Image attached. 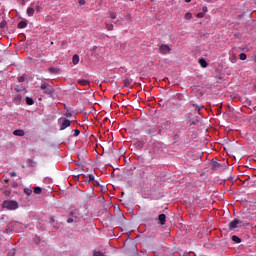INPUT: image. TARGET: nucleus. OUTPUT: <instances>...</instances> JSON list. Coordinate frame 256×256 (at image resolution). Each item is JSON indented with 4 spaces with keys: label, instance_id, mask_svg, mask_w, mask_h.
Segmentation results:
<instances>
[{
    "label": "nucleus",
    "instance_id": "393cba45",
    "mask_svg": "<svg viewBox=\"0 0 256 256\" xmlns=\"http://www.w3.org/2000/svg\"><path fill=\"white\" fill-rule=\"evenodd\" d=\"M240 59H241V61H246L247 60V54L241 53L240 54Z\"/></svg>",
    "mask_w": 256,
    "mask_h": 256
},
{
    "label": "nucleus",
    "instance_id": "c85d7f7f",
    "mask_svg": "<svg viewBox=\"0 0 256 256\" xmlns=\"http://www.w3.org/2000/svg\"><path fill=\"white\" fill-rule=\"evenodd\" d=\"M88 178H89V183H91V181H95V176H93L92 174H89L88 175Z\"/></svg>",
    "mask_w": 256,
    "mask_h": 256
},
{
    "label": "nucleus",
    "instance_id": "dca6fc26",
    "mask_svg": "<svg viewBox=\"0 0 256 256\" xmlns=\"http://www.w3.org/2000/svg\"><path fill=\"white\" fill-rule=\"evenodd\" d=\"M33 191H34L35 195H41L42 189H41V187H34Z\"/></svg>",
    "mask_w": 256,
    "mask_h": 256
},
{
    "label": "nucleus",
    "instance_id": "a878e982",
    "mask_svg": "<svg viewBox=\"0 0 256 256\" xmlns=\"http://www.w3.org/2000/svg\"><path fill=\"white\" fill-rule=\"evenodd\" d=\"M79 135H81V131H79V129H75L73 137H79Z\"/></svg>",
    "mask_w": 256,
    "mask_h": 256
},
{
    "label": "nucleus",
    "instance_id": "423d86ee",
    "mask_svg": "<svg viewBox=\"0 0 256 256\" xmlns=\"http://www.w3.org/2000/svg\"><path fill=\"white\" fill-rule=\"evenodd\" d=\"M158 220L160 225H165V222L167 221V216H165V214H160L158 216Z\"/></svg>",
    "mask_w": 256,
    "mask_h": 256
},
{
    "label": "nucleus",
    "instance_id": "2eb2a0df",
    "mask_svg": "<svg viewBox=\"0 0 256 256\" xmlns=\"http://www.w3.org/2000/svg\"><path fill=\"white\" fill-rule=\"evenodd\" d=\"M24 193L29 197L33 193V189H31V187L24 188Z\"/></svg>",
    "mask_w": 256,
    "mask_h": 256
},
{
    "label": "nucleus",
    "instance_id": "f03ea898",
    "mask_svg": "<svg viewBox=\"0 0 256 256\" xmlns=\"http://www.w3.org/2000/svg\"><path fill=\"white\" fill-rule=\"evenodd\" d=\"M40 89L43 90V93H44L45 95H49V97H51V95H53V93H55V89L52 88V86L49 85V84L46 83V82H42V83H41Z\"/></svg>",
    "mask_w": 256,
    "mask_h": 256
},
{
    "label": "nucleus",
    "instance_id": "e433bc0d",
    "mask_svg": "<svg viewBox=\"0 0 256 256\" xmlns=\"http://www.w3.org/2000/svg\"><path fill=\"white\" fill-rule=\"evenodd\" d=\"M64 115H65V117H68V118H69V117H71L72 114H71L70 112H67V113H65Z\"/></svg>",
    "mask_w": 256,
    "mask_h": 256
},
{
    "label": "nucleus",
    "instance_id": "412c9836",
    "mask_svg": "<svg viewBox=\"0 0 256 256\" xmlns=\"http://www.w3.org/2000/svg\"><path fill=\"white\" fill-rule=\"evenodd\" d=\"M196 17H197L198 19H203V17H205V12H199V13H197V14H196Z\"/></svg>",
    "mask_w": 256,
    "mask_h": 256
},
{
    "label": "nucleus",
    "instance_id": "58836bf2",
    "mask_svg": "<svg viewBox=\"0 0 256 256\" xmlns=\"http://www.w3.org/2000/svg\"><path fill=\"white\" fill-rule=\"evenodd\" d=\"M80 5H85V0H79Z\"/></svg>",
    "mask_w": 256,
    "mask_h": 256
},
{
    "label": "nucleus",
    "instance_id": "c03bdc74",
    "mask_svg": "<svg viewBox=\"0 0 256 256\" xmlns=\"http://www.w3.org/2000/svg\"><path fill=\"white\" fill-rule=\"evenodd\" d=\"M94 185H99V182H95V184Z\"/></svg>",
    "mask_w": 256,
    "mask_h": 256
},
{
    "label": "nucleus",
    "instance_id": "9d476101",
    "mask_svg": "<svg viewBox=\"0 0 256 256\" xmlns=\"http://www.w3.org/2000/svg\"><path fill=\"white\" fill-rule=\"evenodd\" d=\"M221 167V164L217 161H212V169L214 171H217V169H219Z\"/></svg>",
    "mask_w": 256,
    "mask_h": 256
},
{
    "label": "nucleus",
    "instance_id": "0eeeda50",
    "mask_svg": "<svg viewBox=\"0 0 256 256\" xmlns=\"http://www.w3.org/2000/svg\"><path fill=\"white\" fill-rule=\"evenodd\" d=\"M78 85H82V87H87L88 85H90V82L88 80L85 79H79L77 81Z\"/></svg>",
    "mask_w": 256,
    "mask_h": 256
},
{
    "label": "nucleus",
    "instance_id": "f257e3e1",
    "mask_svg": "<svg viewBox=\"0 0 256 256\" xmlns=\"http://www.w3.org/2000/svg\"><path fill=\"white\" fill-rule=\"evenodd\" d=\"M3 209H8V211H15V209H19V202L15 200H5L2 203Z\"/></svg>",
    "mask_w": 256,
    "mask_h": 256
},
{
    "label": "nucleus",
    "instance_id": "2f4dec72",
    "mask_svg": "<svg viewBox=\"0 0 256 256\" xmlns=\"http://www.w3.org/2000/svg\"><path fill=\"white\" fill-rule=\"evenodd\" d=\"M126 19H127V21H130V22L133 21V17H131V14H127Z\"/></svg>",
    "mask_w": 256,
    "mask_h": 256
},
{
    "label": "nucleus",
    "instance_id": "6ab92c4d",
    "mask_svg": "<svg viewBox=\"0 0 256 256\" xmlns=\"http://www.w3.org/2000/svg\"><path fill=\"white\" fill-rule=\"evenodd\" d=\"M184 19H187L188 21L190 19H193V14H191V12L186 13L185 16H184Z\"/></svg>",
    "mask_w": 256,
    "mask_h": 256
},
{
    "label": "nucleus",
    "instance_id": "cd10ccee",
    "mask_svg": "<svg viewBox=\"0 0 256 256\" xmlns=\"http://www.w3.org/2000/svg\"><path fill=\"white\" fill-rule=\"evenodd\" d=\"M0 27H1L2 29H5V27H7V21H2V22L0 23Z\"/></svg>",
    "mask_w": 256,
    "mask_h": 256
},
{
    "label": "nucleus",
    "instance_id": "72a5a7b5",
    "mask_svg": "<svg viewBox=\"0 0 256 256\" xmlns=\"http://www.w3.org/2000/svg\"><path fill=\"white\" fill-rule=\"evenodd\" d=\"M193 107L195 111H201V107H199L198 105L193 104Z\"/></svg>",
    "mask_w": 256,
    "mask_h": 256
},
{
    "label": "nucleus",
    "instance_id": "b1692460",
    "mask_svg": "<svg viewBox=\"0 0 256 256\" xmlns=\"http://www.w3.org/2000/svg\"><path fill=\"white\" fill-rule=\"evenodd\" d=\"M107 31H113V24L106 23Z\"/></svg>",
    "mask_w": 256,
    "mask_h": 256
},
{
    "label": "nucleus",
    "instance_id": "c9c22d12",
    "mask_svg": "<svg viewBox=\"0 0 256 256\" xmlns=\"http://www.w3.org/2000/svg\"><path fill=\"white\" fill-rule=\"evenodd\" d=\"M202 11H203V13L205 15V13H207V11H208L207 6H203Z\"/></svg>",
    "mask_w": 256,
    "mask_h": 256
},
{
    "label": "nucleus",
    "instance_id": "de8ad7c7",
    "mask_svg": "<svg viewBox=\"0 0 256 256\" xmlns=\"http://www.w3.org/2000/svg\"><path fill=\"white\" fill-rule=\"evenodd\" d=\"M150 1H155V0H150Z\"/></svg>",
    "mask_w": 256,
    "mask_h": 256
},
{
    "label": "nucleus",
    "instance_id": "39448f33",
    "mask_svg": "<svg viewBox=\"0 0 256 256\" xmlns=\"http://www.w3.org/2000/svg\"><path fill=\"white\" fill-rule=\"evenodd\" d=\"M239 220L238 219H234L233 221H231L229 224H228V230L229 231H233L235 229H237V225H239Z\"/></svg>",
    "mask_w": 256,
    "mask_h": 256
},
{
    "label": "nucleus",
    "instance_id": "49530a36",
    "mask_svg": "<svg viewBox=\"0 0 256 256\" xmlns=\"http://www.w3.org/2000/svg\"><path fill=\"white\" fill-rule=\"evenodd\" d=\"M70 215H73V212H71Z\"/></svg>",
    "mask_w": 256,
    "mask_h": 256
},
{
    "label": "nucleus",
    "instance_id": "7c9ffc66",
    "mask_svg": "<svg viewBox=\"0 0 256 256\" xmlns=\"http://www.w3.org/2000/svg\"><path fill=\"white\" fill-rule=\"evenodd\" d=\"M110 19H117V14L111 12L110 13Z\"/></svg>",
    "mask_w": 256,
    "mask_h": 256
},
{
    "label": "nucleus",
    "instance_id": "bb28decb",
    "mask_svg": "<svg viewBox=\"0 0 256 256\" xmlns=\"http://www.w3.org/2000/svg\"><path fill=\"white\" fill-rule=\"evenodd\" d=\"M3 195H5V197H10L11 196V190H5L3 192Z\"/></svg>",
    "mask_w": 256,
    "mask_h": 256
},
{
    "label": "nucleus",
    "instance_id": "7ed1b4c3",
    "mask_svg": "<svg viewBox=\"0 0 256 256\" xmlns=\"http://www.w3.org/2000/svg\"><path fill=\"white\" fill-rule=\"evenodd\" d=\"M58 123L60 125L59 131H65L67 127H71V120L67 118H59Z\"/></svg>",
    "mask_w": 256,
    "mask_h": 256
},
{
    "label": "nucleus",
    "instance_id": "4c0bfd02",
    "mask_svg": "<svg viewBox=\"0 0 256 256\" xmlns=\"http://www.w3.org/2000/svg\"><path fill=\"white\" fill-rule=\"evenodd\" d=\"M73 221H74L73 218H68L67 219V223H73Z\"/></svg>",
    "mask_w": 256,
    "mask_h": 256
},
{
    "label": "nucleus",
    "instance_id": "ea45409f",
    "mask_svg": "<svg viewBox=\"0 0 256 256\" xmlns=\"http://www.w3.org/2000/svg\"><path fill=\"white\" fill-rule=\"evenodd\" d=\"M252 60L256 63V56H253Z\"/></svg>",
    "mask_w": 256,
    "mask_h": 256
},
{
    "label": "nucleus",
    "instance_id": "9b49d317",
    "mask_svg": "<svg viewBox=\"0 0 256 256\" xmlns=\"http://www.w3.org/2000/svg\"><path fill=\"white\" fill-rule=\"evenodd\" d=\"M27 15H28V17H33V15H35V9L34 8H28L27 9Z\"/></svg>",
    "mask_w": 256,
    "mask_h": 256
},
{
    "label": "nucleus",
    "instance_id": "37998d69",
    "mask_svg": "<svg viewBox=\"0 0 256 256\" xmlns=\"http://www.w3.org/2000/svg\"><path fill=\"white\" fill-rule=\"evenodd\" d=\"M4 182H5V183H9V179H5Z\"/></svg>",
    "mask_w": 256,
    "mask_h": 256
},
{
    "label": "nucleus",
    "instance_id": "a211bd4d",
    "mask_svg": "<svg viewBox=\"0 0 256 256\" xmlns=\"http://www.w3.org/2000/svg\"><path fill=\"white\" fill-rule=\"evenodd\" d=\"M26 103L27 105H34L35 101L33 100V98L26 97Z\"/></svg>",
    "mask_w": 256,
    "mask_h": 256
},
{
    "label": "nucleus",
    "instance_id": "1a4fd4ad",
    "mask_svg": "<svg viewBox=\"0 0 256 256\" xmlns=\"http://www.w3.org/2000/svg\"><path fill=\"white\" fill-rule=\"evenodd\" d=\"M198 63L201 67H203V69H205L209 65V63H207L206 60L203 58L199 59Z\"/></svg>",
    "mask_w": 256,
    "mask_h": 256
},
{
    "label": "nucleus",
    "instance_id": "aec40b11",
    "mask_svg": "<svg viewBox=\"0 0 256 256\" xmlns=\"http://www.w3.org/2000/svg\"><path fill=\"white\" fill-rule=\"evenodd\" d=\"M93 255L94 256H107V255H105V253H103L101 251H97V250L94 251Z\"/></svg>",
    "mask_w": 256,
    "mask_h": 256
},
{
    "label": "nucleus",
    "instance_id": "a19ab883",
    "mask_svg": "<svg viewBox=\"0 0 256 256\" xmlns=\"http://www.w3.org/2000/svg\"><path fill=\"white\" fill-rule=\"evenodd\" d=\"M207 3H213V0H206Z\"/></svg>",
    "mask_w": 256,
    "mask_h": 256
},
{
    "label": "nucleus",
    "instance_id": "6e6552de",
    "mask_svg": "<svg viewBox=\"0 0 256 256\" xmlns=\"http://www.w3.org/2000/svg\"><path fill=\"white\" fill-rule=\"evenodd\" d=\"M13 135H15L16 137H24L25 136V131H23V130H15L13 132Z\"/></svg>",
    "mask_w": 256,
    "mask_h": 256
},
{
    "label": "nucleus",
    "instance_id": "ddd939ff",
    "mask_svg": "<svg viewBox=\"0 0 256 256\" xmlns=\"http://www.w3.org/2000/svg\"><path fill=\"white\" fill-rule=\"evenodd\" d=\"M21 95H17L15 98H14V103L15 105H21Z\"/></svg>",
    "mask_w": 256,
    "mask_h": 256
},
{
    "label": "nucleus",
    "instance_id": "4468645a",
    "mask_svg": "<svg viewBox=\"0 0 256 256\" xmlns=\"http://www.w3.org/2000/svg\"><path fill=\"white\" fill-rule=\"evenodd\" d=\"M25 27H27V22L25 21H20L18 23V29H25Z\"/></svg>",
    "mask_w": 256,
    "mask_h": 256
},
{
    "label": "nucleus",
    "instance_id": "4be33fe9",
    "mask_svg": "<svg viewBox=\"0 0 256 256\" xmlns=\"http://www.w3.org/2000/svg\"><path fill=\"white\" fill-rule=\"evenodd\" d=\"M131 85V80L130 79H125L124 80V87H129Z\"/></svg>",
    "mask_w": 256,
    "mask_h": 256
},
{
    "label": "nucleus",
    "instance_id": "a18cd8bd",
    "mask_svg": "<svg viewBox=\"0 0 256 256\" xmlns=\"http://www.w3.org/2000/svg\"><path fill=\"white\" fill-rule=\"evenodd\" d=\"M191 125H195V122H192Z\"/></svg>",
    "mask_w": 256,
    "mask_h": 256
},
{
    "label": "nucleus",
    "instance_id": "20e7f679",
    "mask_svg": "<svg viewBox=\"0 0 256 256\" xmlns=\"http://www.w3.org/2000/svg\"><path fill=\"white\" fill-rule=\"evenodd\" d=\"M158 47H159V52L162 55H167V53H171V47H169V45L167 44H160L158 45Z\"/></svg>",
    "mask_w": 256,
    "mask_h": 256
},
{
    "label": "nucleus",
    "instance_id": "79ce46f5",
    "mask_svg": "<svg viewBox=\"0 0 256 256\" xmlns=\"http://www.w3.org/2000/svg\"><path fill=\"white\" fill-rule=\"evenodd\" d=\"M185 3H191V0H184Z\"/></svg>",
    "mask_w": 256,
    "mask_h": 256
},
{
    "label": "nucleus",
    "instance_id": "c756f323",
    "mask_svg": "<svg viewBox=\"0 0 256 256\" xmlns=\"http://www.w3.org/2000/svg\"><path fill=\"white\" fill-rule=\"evenodd\" d=\"M11 187H12L13 189H17V187H19V184H18L17 182H13V183L11 184Z\"/></svg>",
    "mask_w": 256,
    "mask_h": 256
},
{
    "label": "nucleus",
    "instance_id": "f704fd0d",
    "mask_svg": "<svg viewBox=\"0 0 256 256\" xmlns=\"http://www.w3.org/2000/svg\"><path fill=\"white\" fill-rule=\"evenodd\" d=\"M10 177H17V173L15 171L10 172Z\"/></svg>",
    "mask_w": 256,
    "mask_h": 256
},
{
    "label": "nucleus",
    "instance_id": "f3484780",
    "mask_svg": "<svg viewBox=\"0 0 256 256\" xmlns=\"http://www.w3.org/2000/svg\"><path fill=\"white\" fill-rule=\"evenodd\" d=\"M232 241H234V243H241V238H239V236L237 235H233Z\"/></svg>",
    "mask_w": 256,
    "mask_h": 256
},
{
    "label": "nucleus",
    "instance_id": "473e14b6",
    "mask_svg": "<svg viewBox=\"0 0 256 256\" xmlns=\"http://www.w3.org/2000/svg\"><path fill=\"white\" fill-rule=\"evenodd\" d=\"M18 81H19V83H23V82L25 81V77L20 76V77L18 78Z\"/></svg>",
    "mask_w": 256,
    "mask_h": 256
},
{
    "label": "nucleus",
    "instance_id": "09e8293b",
    "mask_svg": "<svg viewBox=\"0 0 256 256\" xmlns=\"http://www.w3.org/2000/svg\"><path fill=\"white\" fill-rule=\"evenodd\" d=\"M130 1H134V0H130Z\"/></svg>",
    "mask_w": 256,
    "mask_h": 256
},
{
    "label": "nucleus",
    "instance_id": "f8f14e48",
    "mask_svg": "<svg viewBox=\"0 0 256 256\" xmlns=\"http://www.w3.org/2000/svg\"><path fill=\"white\" fill-rule=\"evenodd\" d=\"M73 65L79 64V55L75 54L72 58Z\"/></svg>",
    "mask_w": 256,
    "mask_h": 256
},
{
    "label": "nucleus",
    "instance_id": "5701e85b",
    "mask_svg": "<svg viewBox=\"0 0 256 256\" xmlns=\"http://www.w3.org/2000/svg\"><path fill=\"white\" fill-rule=\"evenodd\" d=\"M50 225H52V227L57 228V223L55 222V218H50Z\"/></svg>",
    "mask_w": 256,
    "mask_h": 256
}]
</instances>
